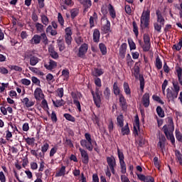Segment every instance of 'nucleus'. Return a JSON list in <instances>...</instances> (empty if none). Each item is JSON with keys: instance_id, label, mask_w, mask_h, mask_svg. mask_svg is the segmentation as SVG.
<instances>
[{"instance_id": "52", "label": "nucleus", "mask_w": 182, "mask_h": 182, "mask_svg": "<svg viewBox=\"0 0 182 182\" xmlns=\"http://www.w3.org/2000/svg\"><path fill=\"white\" fill-rule=\"evenodd\" d=\"M58 48L60 52H63V50L66 49V46H65V43H63L61 40L58 41Z\"/></svg>"}, {"instance_id": "38", "label": "nucleus", "mask_w": 182, "mask_h": 182, "mask_svg": "<svg viewBox=\"0 0 182 182\" xmlns=\"http://www.w3.org/2000/svg\"><path fill=\"white\" fill-rule=\"evenodd\" d=\"M102 75H103V70L100 68L94 69V72L92 73V76H95V77H99V76H102Z\"/></svg>"}, {"instance_id": "51", "label": "nucleus", "mask_w": 182, "mask_h": 182, "mask_svg": "<svg viewBox=\"0 0 182 182\" xmlns=\"http://www.w3.org/2000/svg\"><path fill=\"white\" fill-rule=\"evenodd\" d=\"M62 76L64 77V80H68L69 79V70H63Z\"/></svg>"}, {"instance_id": "64", "label": "nucleus", "mask_w": 182, "mask_h": 182, "mask_svg": "<svg viewBox=\"0 0 182 182\" xmlns=\"http://www.w3.org/2000/svg\"><path fill=\"white\" fill-rule=\"evenodd\" d=\"M121 181L122 182H130L129 178L126 175H121Z\"/></svg>"}, {"instance_id": "16", "label": "nucleus", "mask_w": 182, "mask_h": 182, "mask_svg": "<svg viewBox=\"0 0 182 182\" xmlns=\"http://www.w3.org/2000/svg\"><path fill=\"white\" fill-rule=\"evenodd\" d=\"M113 93L115 96L120 97L123 95L122 93V90H120V87H119L117 82H114L113 84Z\"/></svg>"}, {"instance_id": "28", "label": "nucleus", "mask_w": 182, "mask_h": 182, "mask_svg": "<svg viewBox=\"0 0 182 182\" xmlns=\"http://www.w3.org/2000/svg\"><path fill=\"white\" fill-rule=\"evenodd\" d=\"M121 134H122V136H128V134H130V128L129 127L128 123H127L124 127H122Z\"/></svg>"}, {"instance_id": "48", "label": "nucleus", "mask_w": 182, "mask_h": 182, "mask_svg": "<svg viewBox=\"0 0 182 182\" xmlns=\"http://www.w3.org/2000/svg\"><path fill=\"white\" fill-rule=\"evenodd\" d=\"M65 90H63V87L58 88L56 90V96H58V97H60L62 99L63 95H64Z\"/></svg>"}, {"instance_id": "13", "label": "nucleus", "mask_w": 182, "mask_h": 182, "mask_svg": "<svg viewBox=\"0 0 182 182\" xmlns=\"http://www.w3.org/2000/svg\"><path fill=\"white\" fill-rule=\"evenodd\" d=\"M126 50H127V43H123L119 47V55L121 59L126 58Z\"/></svg>"}, {"instance_id": "60", "label": "nucleus", "mask_w": 182, "mask_h": 182, "mask_svg": "<svg viewBox=\"0 0 182 182\" xmlns=\"http://www.w3.org/2000/svg\"><path fill=\"white\" fill-rule=\"evenodd\" d=\"M21 82L22 85H24L25 86H29V85H31V80L26 78L21 79Z\"/></svg>"}, {"instance_id": "61", "label": "nucleus", "mask_w": 182, "mask_h": 182, "mask_svg": "<svg viewBox=\"0 0 182 182\" xmlns=\"http://www.w3.org/2000/svg\"><path fill=\"white\" fill-rule=\"evenodd\" d=\"M136 174L139 180H140L141 181H146V179L147 178V177H146V176H144L143 174H140L137 172H136Z\"/></svg>"}, {"instance_id": "46", "label": "nucleus", "mask_w": 182, "mask_h": 182, "mask_svg": "<svg viewBox=\"0 0 182 182\" xmlns=\"http://www.w3.org/2000/svg\"><path fill=\"white\" fill-rule=\"evenodd\" d=\"M150 48H151V43H144V44L142 46L144 52H149V50H150Z\"/></svg>"}, {"instance_id": "25", "label": "nucleus", "mask_w": 182, "mask_h": 182, "mask_svg": "<svg viewBox=\"0 0 182 182\" xmlns=\"http://www.w3.org/2000/svg\"><path fill=\"white\" fill-rule=\"evenodd\" d=\"M48 52H49L50 56H51L53 59H59V54H58V52L55 50V48L53 47L48 48Z\"/></svg>"}, {"instance_id": "29", "label": "nucleus", "mask_w": 182, "mask_h": 182, "mask_svg": "<svg viewBox=\"0 0 182 182\" xmlns=\"http://www.w3.org/2000/svg\"><path fill=\"white\" fill-rule=\"evenodd\" d=\"M108 11L109 12V15L111 16V18H112V19H115L116 18V10H114V7H113V6L109 4L108 6Z\"/></svg>"}, {"instance_id": "27", "label": "nucleus", "mask_w": 182, "mask_h": 182, "mask_svg": "<svg viewBox=\"0 0 182 182\" xmlns=\"http://www.w3.org/2000/svg\"><path fill=\"white\" fill-rule=\"evenodd\" d=\"M176 73H177L178 80L181 86H182V68L180 66H176Z\"/></svg>"}, {"instance_id": "11", "label": "nucleus", "mask_w": 182, "mask_h": 182, "mask_svg": "<svg viewBox=\"0 0 182 182\" xmlns=\"http://www.w3.org/2000/svg\"><path fill=\"white\" fill-rule=\"evenodd\" d=\"M166 97L168 100V102L172 101L173 102L175 99L178 97V95L175 93V92L170 90V88L166 89Z\"/></svg>"}, {"instance_id": "30", "label": "nucleus", "mask_w": 182, "mask_h": 182, "mask_svg": "<svg viewBox=\"0 0 182 182\" xmlns=\"http://www.w3.org/2000/svg\"><path fill=\"white\" fill-rule=\"evenodd\" d=\"M100 50L103 56L107 55V47L103 43L99 44Z\"/></svg>"}, {"instance_id": "14", "label": "nucleus", "mask_w": 182, "mask_h": 182, "mask_svg": "<svg viewBox=\"0 0 182 182\" xmlns=\"http://www.w3.org/2000/svg\"><path fill=\"white\" fill-rule=\"evenodd\" d=\"M71 97L73 99V103L77 107L79 112H82V108L80 107V102L78 100L77 94L75 92H71Z\"/></svg>"}, {"instance_id": "47", "label": "nucleus", "mask_w": 182, "mask_h": 182, "mask_svg": "<svg viewBox=\"0 0 182 182\" xmlns=\"http://www.w3.org/2000/svg\"><path fill=\"white\" fill-rule=\"evenodd\" d=\"M172 84L174 88L173 92L176 93V95H178L180 92V85H178V82H173Z\"/></svg>"}, {"instance_id": "2", "label": "nucleus", "mask_w": 182, "mask_h": 182, "mask_svg": "<svg viewBox=\"0 0 182 182\" xmlns=\"http://www.w3.org/2000/svg\"><path fill=\"white\" fill-rule=\"evenodd\" d=\"M41 41H42L44 45H48V36H46V33H42L41 36L36 34L33 36V38L30 40V43L31 45H39L41 43Z\"/></svg>"}, {"instance_id": "35", "label": "nucleus", "mask_w": 182, "mask_h": 182, "mask_svg": "<svg viewBox=\"0 0 182 182\" xmlns=\"http://www.w3.org/2000/svg\"><path fill=\"white\" fill-rule=\"evenodd\" d=\"M65 173H66V166H62L59 171L56 173L55 176L56 177H62L65 176Z\"/></svg>"}, {"instance_id": "32", "label": "nucleus", "mask_w": 182, "mask_h": 182, "mask_svg": "<svg viewBox=\"0 0 182 182\" xmlns=\"http://www.w3.org/2000/svg\"><path fill=\"white\" fill-rule=\"evenodd\" d=\"M79 9L77 8H74L70 9V16H71V19H75V18H76V16H77L79 15Z\"/></svg>"}, {"instance_id": "10", "label": "nucleus", "mask_w": 182, "mask_h": 182, "mask_svg": "<svg viewBox=\"0 0 182 182\" xmlns=\"http://www.w3.org/2000/svg\"><path fill=\"white\" fill-rule=\"evenodd\" d=\"M80 143V146L85 148L87 150H88V151H93V144H92V141L88 142V141L81 139Z\"/></svg>"}, {"instance_id": "17", "label": "nucleus", "mask_w": 182, "mask_h": 182, "mask_svg": "<svg viewBox=\"0 0 182 182\" xmlns=\"http://www.w3.org/2000/svg\"><path fill=\"white\" fill-rule=\"evenodd\" d=\"M166 146V136L161 134L159 136V141L157 144L158 149H161V150H164V147Z\"/></svg>"}, {"instance_id": "1", "label": "nucleus", "mask_w": 182, "mask_h": 182, "mask_svg": "<svg viewBox=\"0 0 182 182\" xmlns=\"http://www.w3.org/2000/svg\"><path fill=\"white\" fill-rule=\"evenodd\" d=\"M140 22V27L141 29L149 28V26L150 25V10L147 9L142 12Z\"/></svg>"}, {"instance_id": "4", "label": "nucleus", "mask_w": 182, "mask_h": 182, "mask_svg": "<svg viewBox=\"0 0 182 182\" xmlns=\"http://www.w3.org/2000/svg\"><path fill=\"white\" fill-rule=\"evenodd\" d=\"M118 159L119 160L120 168L122 174L124 175L127 173V168L126 167V162H124V154L120 149L117 148Z\"/></svg>"}, {"instance_id": "6", "label": "nucleus", "mask_w": 182, "mask_h": 182, "mask_svg": "<svg viewBox=\"0 0 182 182\" xmlns=\"http://www.w3.org/2000/svg\"><path fill=\"white\" fill-rule=\"evenodd\" d=\"M87 49H89V45L87 43L82 44L79 48L77 56L83 59L86 56V53H87Z\"/></svg>"}, {"instance_id": "36", "label": "nucleus", "mask_w": 182, "mask_h": 182, "mask_svg": "<svg viewBox=\"0 0 182 182\" xmlns=\"http://www.w3.org/2000/svg\"><path fill=\"white\" fill-rule=\"evenodd\" d=\"M103 93H104L105 99H106V100H110V96L112 95V92L109 87H107L105 88Z\"/></svg>"}, {"instance_id": "5", "label": "nucleus", "mask_w": 182, "mask_h": 182, "mask_svg": "<svg viewBox=\"0 0 182 182\" xmlns=\"http://www.w3.org/2000/svg\"><path fill=\"white\" fill-rule=\"evenodd\" d=\"M162 130L168 140H171L173 137V132H174V125H164Z\"/></svg>"}, {"instance_id": "50", "label": "nucleus", "mask_w": 182, "mask_h": 182, "mask_svg": "<svg viewBox=\"0 0 182 182\" xmlns=\"http://www.w3.org/2000/svg\"><path fill=\"white\" fill-rule=\"evenodd\" d=\"M175 133H176V140H178V141H179L180 143H182V134H181V132H180V131H178V130H176Z\"/></svg>"}, {"instance_id": "37", "label": "nucleus", "mask_w": 182, "mask_h": 182, "mask_svg": "<svg viewBox=\"0 0 182 182\" xmlns=\"http://www.w3.org/2000/svg\"><path fill=\"white\" fill-rule=\"evenodd\" d=\"M155 66L158 70H160L163 68V62L160 59V57H157L155 60Z\"/></svg>"}, {"instance_id": "24", "label": "nucleus", "mask_w": 182, "mask_h": 182, "mask_svg": "<svg viewBox=\"0 0 182 182\" xmlns=\"http://www.w3.org/2000/svg\"><path fill=\"white\" fill-rule=\"evenodd\" d=\"M21 102L27 108L32 107V106H35V101H29V98L28 97L23 98Z\"/></svg>"}, {"instance_id": "3", "label": "nucleus", "mask_w": 182, "mask_h": 182, "mask_svg": "<svg viewBox=\"0 0 182 182\" xmlns=\"http://www.w3.org/2000/svg\"><path fill=\"white\" fill-rule=\"evenodd\" d=\"M134 76L135 79H139L140 89L142 92H144V77L140 74V67L135 65L134 68Z\"/></svg>"}, {"instance_id": "34", "label": "nucleus", "mask_w": 182, "mask_h": 182, "mask_svg": "<svg viewBox=\"0 0 182 182\" xmlns=\"http://www.w3.org/2000/svg\"><path fill=\"white\" fill-rule=\"evenodd\" d=\"M117 122L119 127H123V126H124V119L123 114H121L117 117Z\"/></svg>"}, {"instance_id": "40", "label": "nucleus", "mask_w": 182, "mask_h": 182, "mask_svg": "<svg viewBox=\"0 0 182 182\" xmlns=\"http://www.w3.org/2000/svg\"><path fill=\"white\" fill-rule=\"evenodd\" d=\"M175 156H176V159H177L179 164L181 166H182V154H181V152H180V151H178V150H176L175 151Z\"/></svg>"}, {"instance_id": "26", "label": "nucleus", "mask_w": 182, "mask_h": 182, "mask_svg": "<svg viewBox=\"0 0 182 182\" xmlns=\"http://www.w3.org/2000/svg\"><path fill=\"white\" fill-rule=\"evenodd\" d=\"M53 102V106H55V107H62V106H65V105H66V102H65V100H63V99L61 100H52Z\"/></svg>"}, {"instance_id": "8", "label": "nucleus", "mask_w": 182, "mask_h": 182, "mask_svg": "<svg viewBox=\"0 0 182 182\" xmlns=\"http://www.w3.org/2000/svg\"><path fill=\"white\" fill-rule=\"evenodd\" d=\"M80 153L82 157V161L83 164H89V154H87V151L80 148Z\"/></svg>"}, {"instance_id": "39", "label": "nucleus", "mask_w": 182, "mask_h": 182, "mask_svg": "<svg viewBox=\"0 0 182 182\" xmlns=\"http://www.w3.org/2000/svg\"><path fill=\"white\" fill-rule=\"evenodd\" d=\"M39 63V58L38 57H36L35 55L33 57H31L30 58V65L31 66H36Z\"/></svg>"}, {"instance_id": "12", "label": "nucleus", "mask_w": 182, "mask_h": 182, "mask_svg": "<svg viewBox=\"0 0 182 182\" xmlns=\"http://www.w3.org/2000/svg\"><path fill=\"white\" fill-rule=\"evenodd\" d=\"M34 97L36 100H41L42 99H45V95L43 94V91H42V89L37 87L35 90Z\"/></svg>"}, {"instance_id": "49", "label": "nucleus", "mask_w": 182, "mask_h": 182, "mask_svg": "<svg viewBox=\"0 0 182 182\" xmlns=\"http://www.w3.org/2000/svg\"><path fill=\"white\" fill-rule=\"evenodd\" d=\"M58 21L61 26H63L65 24V19H63V16H62V14L58 13Z\"/></svg>"}, {"instance_id": "42", "label": "nucleus", "mask_w": 182, "mask_h": 182, "mask_svg": "<svg viewBox=\"0 0 182 182\" xmlns=\"http://www.w3.org/2000/svg\"><path fill=\"white\" fill-rule=\"evenodd\" d=\"M128 45L129 46L130 50H136V43L133 41V39H128Z\"/></svg>"}, {"instance_id": "19", "label": "nucleus", "mask_w": 182, "mask_h": 182, "mask_svg": "<svg viewBox=\"0 0 182 182\" xmlns=\"http://www.w3.org/2000/svg\"><path fill=\"white\" fill-rule=\"evenodd\" d=\"M93 42L95 43H99L100 42V31L99 29H94L93 35H92Z\"/></svg>"}, {"instance_id": "33", "label": "nucleus", "mask_w": 182, "mask_h": 182, "mask_svg": "<svg viewBox=\"0 0 182 182\" xmlns=\"http://www.w3.org/2000/svg\"><path fill=\"white\" fill-rule=\"evenodd\" d=\"M164 26V24H161L160 22L156 21L154 23V28L159 33H161V28Z\"/></svg>"}, {"instance_id": "41", "label": "nucleus", "mask_w": 182, "mask_h": 182, "mask_svg": "<svg viewBox=\"0 0 182 182\" xmlns=\"http://www.w3.org/2000/svg\"><path fill=\"white\" fill-rule=\"evenodd\" d=\"M63 117H65V119H66V120H68V122H72L73 123H75V122H76V119H75V117L70 114L65 113L64 114Z\"/></svg>"}, {"instance_id": "54", "label": "nucleus", "mask_w": 182, "mask_h": 182, "mask_svg": "<svg viewBox=\"0 0 182 182\" xmlns=\"http://www.w3.org/2000/svg\"><path fill=\"white\" fill-rule=\"evenodd\" d=\"M80 3L82 5H88L87 8H90V6H92V1L90 0H80Z\"/></svg>"}, {"instance_id": "57", "label": "nucleus", "mask_w": 182, "mask_h": 182, "mask_svg": "<svg viewBox=\"0 0 182 182\" xmlns=\"http://www.w3.org/2000/svg\"><path fill=\"white\" fill-rule=\"evenodd\" d=\"M31 80H32V82L34 83V85H37V86H41V80H39L38 77H32Z\"/></svg>"}, {"instance_id": "31", "label": "nucleus", "mask_w": 182, "mask_h": 182, "mask_svg": "<svg viewBox=\"0 0 182 182\" xmlns=\"http://www.w3.org/2000/svg\"><path fill=\"white\" fill-rule=\"evenodd\" d=\"M35 26L38 33H43V32H45V29H44L45 26H43V24L41 23H36Z\"/></svg>"}, {"instance_id": "62", "label": "nucleus", "mask_w": 182, "mask_h": 182, "mask_svg": "<svg viewBox=\"0 0 182 182\" xmlns=\"http://www.w3.org/2000/svg\"><path fill=\"white\" fill-rule=\"evenodd\" d=\"M95 85H97V87H102V80H100L99 77L95 78Z\"/></svg>"}, {"instance_id": "43", "label": "nucleus", "mask_w": 182, "mask_h": 182, "mask_svg": "<svg viewBox=\"0 0 182 182\" xmlns=\"http://www.w3.org/2000/svg\"><path fill=\"white\" fill-rule=\"evenodd\" d=\"M132 26H133V32L136 38H137L139 36V27L137 26V23H136L135 21H133Z\"/></svg>"}, {"instance_id": "56", "label": "nucleus", "mask_w": 182, "mask_h": 182, "mask_svg": "<svg viewBox=\"0 0 182 182\" xmlns=\"http://www.w3.org/2000/svg\"><path fill=\"white\" fill-rule=\"evenodd\" d=\"M25 141L28 144V146H32V144L35 143V138L27 137L25 139Z\"/></svg>"}, {"instance_id": "59", "label": "nucleus", "mask_w": 182, "mask_h": 182, "mask_svg": "<svg viewBox=\"0 0 182 182\" xmlns=\"http://www.w3.org/2000/svg\"><path fill=\"white\" fill-rule=\"evenodd\" d=\"M49 149V144L46 143L41 146L42 153H46Z\"/></svg>"}, {"instance_id": "53", "label": "nucleus", "mask_w": 182, "mask_h": 182, "mask_svg": "<svg viewBox=\"0 0 182 182\" xmlns=\"http://www.w3.org/2000/svg\"><path fill=\"white\" fill-rule=\"evenodd\" d=\"M41 22L46 26L49 23V18L46 15H43L41 16Z\"/></svg>"}, {"instance_id": "22", "label": "nucleus", "mask_w": 182, "mask_h": 182, "mask_svg": "<svg viewBox=\"0 0 182 182\" xmlns=\"http://www.w3.org/2000/svg\"><path fill=\"white\" fill-rule=\"evenodd\" d=\"M106 21H107L106 24L102 26L101 29H102V32H104L105 33H109V32L112 31L110 30L111 24H110V21H109V19L106 18Z\"/></svg>"}, {"instance_id": "18", "label": "nucleus", "mask_w": 182, "mask_h": 182, "mask_svg": "<svg viewBox=\"0 0 182 182\" xmlns=\"http://www.w3.org/2000/svg\"><path fill=\"white\" fill-rule=\"evenodd\" d=\"M56 66H58V63H56L55 60H50V59L49 60L48 64H44V67L48 70H52L53 69H55V68H56Z\"/></svg>"}, {"instance_id": "58", "label": "nucleus", "mask_w": 182, "mask_h": 182, "mask_svg": "<svg viewBox=\"0 0 182 182\" xmlns=\"http://www.w3.org/2000/svg\"><path fill=\"white\" fill-rule=\"evenodd\" d=\"M10 69L11 70H16V72H22V68L18 65H11Z\"/></svg>"}, {"instance_id": "20", "label": "nucleus", "mask_w": 182, "mask_h": 182, "mask_svg": "<svg viewBox=\"0 0 182 182\" xmlns=\"http://www.w3.org/2000/svg\"><path fill=\"white\" fill-rule=\"evenodd\" d=\"M156 22H159L161 23V25H164L166 20L164 19V17L163 16V14L160 11V10H156Z\"/></svg>"}, {"instance_id": "63", "label": "nucleus", "mask_w": 182, "mask_h": 182, "mask_svg": "<svg viewBox=\"0 0 182 182\" xmlns=\"http://www.w3.org/2000/svg\"><path fill=\"white\" fill-rule=\"evenodd\" d=\"M144 43H151L150 36L149 34H144Z\"/></svg>"}, {"instance_id": "9", "label": "nucleus", "mask_w": 182, "mask_h": 182, "mask_svg": "<svg viewBox=\"0 0 182 182\" xmlns=\"http://www.w3.org/2000/svg\"><path fill=\"white\" fill-rule=\"evenodd\" d=\"M91 95H92V99L94 100L95 105L97 107H100L102 105V98L100 97V94H95V91H91Z\"/></svg>"}, {"instance_id": "7", "label": "nucleus", "mask_w": 182, "mask_h": 182, "mask_svg": "<svg viewBox=\"0 0 182 182\" xmlns=\"http://www.w3.org/2000/svg\"><path fill=\"white\" fill-rule=\"evenodd\" d=\"M118 99L119 107H121L122 110L123 112H127V107H129V105L127 104V100H126V97H124V95H120L118 97Z\"/></svg>"}, {"instance_id": "44", "label": "nucleus", "mask_w": 182, "mask_h": 182, "mask_svg": "<svg viewBox=\"0 0 182 182\" xmlns=\"http://www.w3.org/2000/svg\"><path fill=\"white\" fill-rule=\"evenodd\" d=\"M156 113L159 117H164V110H163L161 107L158 106L156 107Z\"/></svg>"}, {"instance_id": "23", "label": "nucleus", "mask_w": 182, "mask_h": 182, "mask_svg": "<svg viewBox=\"0 0 182 182\" xmlns=\"http://www.w3.org/2000/svg\"><path fill=\"white\" fill-rule=\"evenodd\" d=\"M107 163L109 168L116 167V159L113 156L107 157Z\"/></svg>"}, {"instance_id": "15", "label": "nucleus", "mask_w": 182, "mask_h": 182, "mask_svg": "<svg viewBox=\"0 0 182 182\" xmlns=\"http://www.w3.org/2000/svg\"><path fill=\"white\" fill-rule=\"evenodd\" d=\"M141 103L144 107H149L150 106V94L146 92L141 99Z\"/></svg>"}, {"instance_id": "21", "label": "nucleus", "mask_w": 182, "mask_h": 182, "mask_svg": "<svg viewBox=\"0 0 182 182\" xmlns=\"http://www.w3.org/2000/svg\"><path fill=\"white\" fill-rule=\"evenodd\" d=\"M124 92L128 97H132V90L130 89V86L129 83L124 82L123 84Z\"/></svg>"}, {"instance_id": "45", "label": "nucleus", "mask_w": 182, "mask_h": 182, "mask_svg": "<svg viewBox=\"0 0 182 182\" xmlns=\"http://www.w3.org/2000/svg\"><path fill=\"white\" fill-rule=\"evenodd\" d=\"M65 43H67L68 48L72 46V36H65Z\"/></svg>"}, {"instance_id": "55", "label": "nucleus", "mask_w": 182, "mask_h": 182, "mask_svg": "<svg viewBox=\"0 0 182 182\" xmlns=\"http://www.w3.org/2000/svg\"><path fill=\"white\" fill-rule=\"evenodd\" d=\"M24 56L26 59H31V58H33V51L28 50L24 53Z\"/></svg>"}]
</instances>
